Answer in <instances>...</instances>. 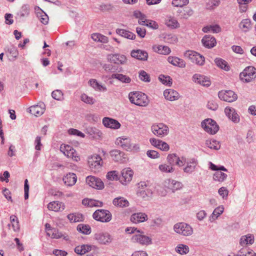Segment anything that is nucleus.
<instances>
[{
    "mask_svg": "<svg viewBox=\"0 0 256 256\" xmlns=\"http://www.w3.org/2000/svg\"><path fill=\"white\" fill-rule=\"evenodd\" d=\"M115 144L127 151L138 152L140 150V145L137 144L132 143L130 138L126 136L118 138L116 140Z\"/></svg>",
    "mask_w": 256,
    "mask_h": 256,
    "instance_id": "nucleus-1",
    "label": "nucleus"
},
{
    "mask_svg": "<svg viewBox=\"0 0 256 256\" xmlns=\"http://www.w3.org/2000/svg\"><path fill=\"white\" fill-rule=\"evenodd\" d=\"M128 99L132 104L140 106H146L149 104L146 94L140 92H130Z\"/></svg>",
    "mask_w": 256,
    "mask_h": 256,
    "instance_id": "nucleus-2",
    "label": "nucleus"
},
{
    "mask_svg": "<svg viewBox=\"0 0 256 256\" xmlns=\"http://www.w3.org/2000/svg\"><path fill=\"white\" fill-rule=\"evenodd\" d=\"M136 195L138 198L144 200H148L152 196V191L146 182H140L138 184Z\"/></svg>",
    "mask_w": 256,
    "mask_h": 256,
    "instance_id": "nucleus-3",
    "label": "nucleus"
},
{
    "mask_svg": "<svg viewBox=\"0 0 256 256\" xmlns=\"http://www.w3.org/2000/svg\"><path fill=\"white\" fill-rule=\"evenodd\" d=\"M174 230L178 234L184 236H190L193 234V228L185 222H178L174 226Z\"/></svg>",
    "mask_w": 256,
    "mask_h": 256,
    "instance_id": "nucleus-4",
    "label": "nucleus"
},
{
    "mask_svg": "<svg viewBox=\"0 0 256 256\" xmlns=\"http://www.w3.org/2000/svg\"><path fill=\"white\" fill-rule=\"evenodd\" d=\"M184 58H188L192 62L198 65L202 66L204 64L205 60L204 56L195 51L186 50L184 52Z\"/></svg>",
    "mask_w": 256,
    "mask_h": 256,
    "instance_id": "nucleus-5",
    "label": "nucleus"
},
{
    "mask_svg": "<svg viewBox=\"0 0 256 256\" xmlns=\"http://www.w3.org/2000/svg\"><path fill=\"white\" fill-rule=\"evenodd\" d=\"M92 217L97 221L108 222L111 220L112 216L109 210L101 209L96 210L92 214Z\"/></svg>",
    "mask_w": 256,
    "mask_h": 256,
    "instance_id": "nucleus-6",
    "label": "nucleus"
},
{
    "mask_svg": "<svg viewBox=\"0 0 256 256\" xmlns=\"http://www.w3.org/2000/svg\"><path fill=\"white\" fill-rule=\"evenodd\" d=\"M240 80L245 82H249L256 78V68L253 66L246 67L240 74Z\"/></svg>",
    "mask_w": 256,
    "mask_h": 256,
    "instance_id": "nucleus-7",
    "label": "nucleus"
},
{
    "mask_svg": "<svg viewBox=\"0 0 256 256\" xmlns=\"http://www.w3.org/2000/svg\"><path fill=\"white\" fill-rule=\"evenodd\" d=\"M88 164L92 171L98 172L102 166V158L98 154L91 156L88 158Z\"/></svg>",
    "mask_w": 256,
    "mask_h": 256,
    "instance_id": "nucleus-8",
    "label": "nucleus"
},
{
    "mask_svg": "<svg viewBox=\"0 0 256 256\" xmlns=\"http://www.w3.org/2000/svg\"><path fill=\"white\" fill-rule=\"evenodd\" d=\"M202 127L207 132L214 134L218 130V126L216 122L211 118L206 119L201 123Z\"/></svg>",
    "mask_w": 256,
    "mask_h": 256,
    "instance_id": "nucleus-9",
    "label": "nucleus"
},
{
    "mask_svg": "<svg viewBox=\"0 0 256 256\" xmlns=\"http://www.w3.org/2000/svg\"><path fill=\"white\" fill-rule=\"evenodd\" d=\"M152 130L154 135L162 138L168 135L169 132V128L166 125L160 123L152 125Z\"/></svg>",
    "mask_w": 256,
    "mask_h": 256,
    "instance_id": "nucleus-10",
    "label": "nucleus"
},
{
    "mask_svg": "<svg viewBox=\"0 0 256 256\" xmlns=\"http://www.w3.org/2000/svg\"><path fill=\"white\" fill-rule=\"evenodd\" d=\"M186 166L184 168L183 170L184 172L191 174L194 172L196 169L198 165V160L196 158H190L184 161V165Z\"/></svg>",
    "mask_w": 256,
    "mask_h": 256,
    "instance_id": "nucleus-11",
    "label": "nucleus"
},
{
    "mask_svg": "<svg viewBox=\"0 0 256 256\" xmlns=\"http://www.w3.org/2000/svg\"><path fill=\"white\" fill-rule=\"evenodd\" d=\"M218 98L224 101L232 102L236 100L238 98V96L232 90H222L218 94Z\"/></svg>",
    "mask_w": 256,
    "mask_h": 256,
    "instance_id": "nucleus-12",
    "label": "nucleus"
},
{
    "mask_svg": "<svg viewBox=\"0 0 256 256\" xmlns=\"http://www.w3.org/2000/svg\"><path fill=\"white\" fill-rule=\"evenodd\" d=\"M86 182L90 186L98 190H102L104 188V184L102 180L94 176H87Z\"/></svg>",
    "mask_w": 256,
    "mask_h": 256,
    "instance_id": "nucleus-13",
    "label": "nucleus"
},
{
    "mask_svg": "<svg viewBox=\"0 0 256 256\" xmlns=\"http://www.w3.org/2000/svg\"><path fill=\"white\" fill-rule=\"evenodd\" d=\"M133 174V171L130 168H124L122 170L118 180L122 184L126 185L132 180Z\"/></svg>",
    "mask_w": 256,
    "mask_h": 256,
    "instance_id": "nucleus-14",
    "label": "nucleus"
},
{
    "mask_svg": "<svg viewBox=\"0 0 256 256\" xmlns=\"http://www.w3.org/2000/svg\"><path fill=\"white\" fill-rule=\"evenodd\" d=\"M168 163L173 166L176 164L178 166H184V161H186V158L182 157L180 158L176 154H169L166 158Z\"/></svg>",
    "mask_w": 256,
    "mask_h": 256,
    "instance_id": "nucleus-15",
    "label": "nucleus"
},
{
    "mask_svg": "<svg viewBox=\"0 0 256 256\" xmlns=\"http://www.w3.org/2000/svg\"><path fill=\"white\" fill-rule=\"evenodd\" d=\"M107 60L108 62L116 64H123L126 62V57L124 55L118 54H108Z\"/></svg>",
    "mask_w": 256,
    "mask_h": 256,
    "instance_id": "nucleus-16",
    "label": "nucleus"
},
{
    "mask_svg": "<svg viewBox=\"0 0 256 256\" xmlns=\"http://www.w3.org/2000/svg\"><path fill=\"white\" fill-rule=\"evenodd\" d=\"M94 238L100 244H107L112 241L110 235L108 232H99L94 234Z\"/></svg>",
    "mask_w": 256,
    "mask_h": 256,
    "instance_id": "nucleus-17",
    "label": "nucleus"
},
{
    "mask_svg": "<svg viewBox=\"0 0 256 256\" xmlns=\"http://www.w3.org/2000/svg\"><path fill=\"white\" fill-rule=\"evenodd\" d=\"M192 80L195 82L204 86H209L211 84V82L208 77L200 74H194L192 76Z\"/></svg>",
    "mask_w": 256,
    "mask_h": 256,
    "instance_id": "nucleus-18",
    "label": "nucleus"
},
{
    "mask_svg": "<svg viewBox=\"0 0 256 256\" xmlns=\"http://www.w3.org/2000/svg\"><path fill=\"white\" fill-rule=\"evenodd\" d=\"M45 104L44 102H40L38 104L31 106L30 108V112L36 116H41L45 110Z\"/></svg>",
    "mask_w": 256,
    "mask_h": 256,
    "instance_id": "nucleus-19",
    "label": "nucleus"
},
{
    "mask_svg": "<svg viewBox=\"0 0 256 256\" xmlns=\"http://www.w3.org/2000/svg\"><path fill=\"white\" fill-rule=\"evenodd\" d=\"M130 221L134 224L143 222L148 220V215L144 212H137L133 214L130 216Z\"/></svg>",
    "mask_w": 256,
    "mask_h": 256,
    "instance_id": "nucleus-20",
    "label": "nucleus"
},
{
    "mask_svg": "<svg viewBox=\"0 0 256 256\" xmlns=\"http://www.w3.org/2000/svg\"><path fill=\"white\" fill-rule=\"evenodd\" d=\"M224 112L226 116L233 122L238 123L240 122V116L234 108L226 107L224 109Z\"/></svg>",
    "mask_w": 256,
    "mask_h": 256,
    "instance_id": "nucleus-21",
    "label": "nucleus"
},
{
    "mask_svg": "<svg viewBox=\"0 0 256 256\" xmlns=\"http://www.w3.org/2000/svg\"><path fill=\"white\" fill-rule=\"evenodd\" d=\"M48 208L50 210L56 212H62L65 208V205L63 202L58 201H54L50 202L48 204Z\"/></svg>",
    "mask_w": 256,
    "mask_h": 256,
    "instance_id": "nucleus-22",
    "label": "nucleus"
},
{
    "mask_svg": "<svg viewBox=\"0 0 256 256\" xmlns=\"http://www.w3.org/2000/svg\"><path fill=\"white\" fill-rule=\"evenodd\" d=\"M102 123L105 126L113 129H118L120 126L118 120L106 117L103 118Z\"/></svg>",
    "mask_w": 256,
    "mask_h": 256,
    "instance_id": "nucleus-23",
    "label": "nucleus"
},
{
    "mask_svg": "<svg viewBox=\"0 0 256 256\" xmlns=\"http://www.w3.org/2000/svg\"><path fill=\"white\" fill-rule=\"evenodd\" d=\"M164 96L166 99L170 101H174L180 98L179 94L172 89H166L164 92Z\"/></svg>",
    "mask_w": 256,
    "mask_h": 256,
    "instance_id": "nucleus-24",
    "label": "nucleus"
},
{
    "mask_svg": "<svg viewBox=\"0 0 256 256\" xmlns=\"http://www.w3.org/2000/svg\"><path fill=\"white\" fill-rule=\"evenodd\" d=\"M131 56L138 60H146L148 54L146 52L141 50H133L131 52Z\"/></svg>",
    "mask_w": 256,
    "mask_h": 256,
    "instance_id": "nucleus-25",
    "label": "nucleus"
},
{
    "mask_svg": "<svg viewBox=\"0 0 256 256\" xmlns=\"http://www.w3.org/2000/svg\"><path fill=\"white\" fill-rule=\"evenodd\" d=\"M62 180L66 185L72 186L76 183L77 176L74 173H69L63 178Z\"/></svg>",
    "mask_w": 256,
    "mask_h": 256,
    "instance_id": "nucleus-26",
    "label": "nucleus"
},
{
    "mask_svg": "<svg viewBox=\"0 0 256 256\" xmlns=\"http://www.w3.org/2000/svg\"><path fill=\"white\" fill-rule=\"evenodd\" d=\"M202 42L203 45L207 48H213L216 44L215 38L210 35L205 36L202 38Z\"/></svg>",
    "mask_w": 256,
    "mask_h": 256,
    "instance_id": "nucleus-27",
    "label": "nucleus"
},
{
    "mask_svg": "<svg viewBox=\"0 0 256 256\" xmlns=\"http://www.w3.org/2000/svg\"><path fill=\"white\" fill-rule=\"evenodd\" d=\"M132 240L134 242H137L142 244H148L151 242V239L149 237L140 234L133 236Z\"/></svg>",
    "mask_w": 256,
    "mask_h": 256,
    "instance_id": "nucleus-28",
    "label": "nucleus"
},
{
    "mask_svg": "<svg viewBox=\"0 0 256 256\" xmlns=\"http://www.w3.org/2000/svg\"><path fill=\"white\" fill-rule=\"evenodd\" d=\"M110 156L112 160L116 162H121L125 158L124 153L118 150H111L110 152Z\"/></svg>",
    "mask_w": 256,
    "mask_h": 256,
    "instance_id": "nucleus-29",
    "label": "nucleus"
},
{
    "mask_svg": "<svg viewBox=\"0 0 256 256\" xmlns=\"http://www.w3.org/2000/svg\"><path fill=\"white\" fill-rule=\"evenodd\" d=\"M166 183L168 184V188L172 190V192L180 190L182 187V184L179 182H177L174 180H168L166 181Z\"/></svg>",
    "mask_w": 256,
    "mask_h": 256,
    "instance_id": "nucleus-30",
    "label": "nucleus"
},
{
    "mask_svg": "<svg viewBox=\"0 0 256 256\" xmlns=\"http://www.w3.org/2000/svg\"><path fill=\"white\" fill-rule=\"evenodd\" d=\"M113 204L119 208H124L129 206V202L124 197H117L114 198L112 200Z\"/></svg>",
    "mask_w": 256,
    "mask_h": 256,
    "instance_id": "nucleus-31",
    "label": "nucleus"
},
{
    "mask_svg": "<svg viewBox=\"0 0 256 256\" xmlns=\"http://www.w3.org/2000/svg\"><path fill=\"white\" fill-rule=\"evenodd\" d=\"M254 241V236L252 234H248L241 237L240 243L242 246H246L252 244Z\"/></svg>",
    "mask_w": 256,
    "mask_h": 256,
    "instance_id": "nucleus-32",
    "label": "nucleus"
},
{
    "mask_svg": "<svg viewBox=\"0 0 256 256\" xmlns=\"http://www.w3.org/2000/svg\"><path fill=\"white\" fill-rule=\"evenodd\" d=\"M168 61L172 64L177 66L180 68H184L186 66L185 62L178 57L169 56L168 58Z\"/></svg>",
    "mask_w": 256,
    "mask_h": 256,
    "instance_id": "nucleus-33",
    "label": "nucleus"
},
{
    "mask_svg": "<svg viewBox=\"0 0 256 256\" xmlns=\"http://www.w3.org/2000/svg\"><path fill=\"white\" fill-rule=\"evenodd\" d=\"M224 211V207L223 206H220L216 208L209 217V220L210 222H213L223 213Z\"/></svg>",
    "mask_w": 256,
    "mask_h": 256,
    "instance_id": "nucleus-34",
    "label": "nucleus"
},
{
    "mask_svg": "<svg viewBox=\"0 0 256 256\" xmlns=\"http://www.w3.org/2000/svg\"><path fill=\"white\" fill-rule=\"evenodd\" d=\"M82 204L84 206H86L89 207L102 206L103 204V202L100 201L88 198L83 200Z\"/></svg>",
    "mask_w": 256,
    "mask_h": 256,
    "instance_id": "nucleus-35",
    "label": "nucleus"
},
{
    "mask_svg": "<svg viewBox=\"0 0 256 256\" xmlns=\"http://www.w3.org/2000/svg\"><path fill=\"white\" fill-rule=\"evenodd\" d=\"M165 24L171 28H176L180 26V24L176 18L170 16H167L165 20Z\"/></svg>",
    "mask_w": 256,
    "mask_h": 256,
    "instance_id": "nucleus-36",
    "label": "nucleus"
},
{
    "mask_svg": "<svg viewBox=\"0 0 256 256\" xmlns=\"http://www.w3.org/2000/svg\"><path fill=\"white\" fill-rule=\"evenodd\" d=\"M116 32L118 35L128 39L134 40L136 38V35L134 33L124 29L118 28Z\"/></svg>",
    "mask_w": 256,
    "mask_h": 256,
    "instance_id": "nucleus-37",
    "label": "nucleus"
},
{
    "mask_svg": "<svg viewBox=\"0 0 256 256\" xmlns=\"http://www.w3.org/2000/svg\"><path fill=\"white\" fill-rule=\"evenodd\" d=\"M239 28L244 32L252 28L251 20L250 19L242 20L239 24Z\"/></svg>",
    "mask_w": 256,
    "mask_h": 256,
    "instance_id": "nucleus-38",
    "label": "nucleus"
},
{
    "mask_svg": "<svg viewBox=\"0 0 256 256\" xmlns=\"http://www.w3.org/2000/svg\"><path fill=\"white\" fill-rule=\"evenodd\" d=\"M86 130L88 134L94 138H100L102 134L100 131L95 127H88Z\"/></svg>",
    "mask_w": 256,
    "mask_h": 256,
    "instance_id": "nucleus-39",
    "label": "nucleus"
},
{
    "mask_svg": "<svg viewBox=\"0 0 256 256\" xmlns=\"http://www.w3.org/2000/svg\"><path fill=\"white\" fill-rule=\"evenodd\" d=\"M112 78H116L120 82L125 83L129 84L131 82V79L130 77L120 74H114L112 75Z\"/></svg>",
    "mask_w": 256,
    "mask_h": 256,
    "instance_id": "nucleus-40",
    "label": "nucleus"
},
{
    "mask_svg": "<svg viewBox=\"0 0 256 256\" xmlns=\"http://www.w3.org/2000/svg\"><path fill=\"white\" fill-rule=\"evenodd\" d=\"M68 218L72 222H82L84 220L83 216L81 214H70L68 215Z\"/></svg>",
    "mask_w": 256,
    "mask_h": 256,
    "instance_id": "nucleus-41",
    "label": "nucleus"
},
{
    "mask_svg": "<svg viewBox=\"0 0 256 256\" xmlns=\"http://www.w3.org/2000/svg\"><path fill=\"white\" fill-rule=\"evenodd\" d=\"M91 250V246L89 245H82L78 246L74 248V252L76 253L84 255L86 252Z\"/></svg>",
    "mask_w": 256,
    "mask_h": 256,
    "instance_id": "nucleus-42",
    "label": "nucleus"
},
{
    "mask_svg": "<svg viewBox=\"0 0 256 256\" xmlns=\"http://www.w3.org/2000/svg\"><path fill=\"white\" fill-rule=\"evenodd\" d=\"M134 16L138 19V23L144 26L148 20L146 18V16L140 11L136 10L134 12Z\"/></svg>",
    "mask_w": 256,
    "mask_h": 256,
    "instance_id": "nucleus-43",
    "label": "nucleus"
},
{
    "mask_svg": "<svg viewBox=\"0 0 256 256\" xmlns=\"http://www.w3.org/2000/svg\"><path fill=\"white\" fill-rule=\"evenodd\" d=\"M227 176L226 174L221 171H216L213 175V180L214 181L222 182L226 179Z\"/></svg>",
    "mask_w": 256,
    "mask_h": 256,
    "instance_id": "nucleus-44",
    "label": "nucleus"
},
{
    "mask_svg": "<svg viewBox=\"0 0 256 256\" xmlns=\"http://www.w3.org/2000/svg\"><path fill=\"white\" fill-rule=\"evenodd\" d=\"M206 145L210 148L215 150H218L220 148L219 142L214 139L206 140Z\"/></svg>",
    "mask_w": 256,
    "mask_h": 256,
    "instance_id": "nucleus-45",
    "label": "nucleus"
},
{
    "mask_svg": "<svg viewBox=\"0 0 256 256\" xmlns=\"http://www.w3.org/2000/svg\"><path fill=\"white\" fill-rule=\"evenodd\" d=\"M91 38L95 42H100L104 44L108 42V38L106 36L98 33L92 34Z\"/></svg>",
    "mask_w": 256,
    "mask_h": 256,
    "instance_id": "nucleus-46",
    "label": "nucleus"
},
{
    "mask_svg": "<svg viewBox=\"0 0 256 256\" xmlns=\"http://www.w3.org/2000/svg\"><path fill=\"white\" fill-rule=\"evenodd\" d=\"M154 49L156 52L165 55L169 54L171 52L170 49L168 46L162 45L156 46L154 48Z\"/></svg>",
    "mask_w": 256,
    "mask_h": 256,
    "instance_id": "nucleus-47",
    "label": "nucleus"
},
{
    "mask_svg": "<svg viewBox=\"0 0 256 256\" xmlns=\"http://www.w3.org/2000/svg\"><path fill=\"white\" fill-rule=\"evenodd\" d=\"M77 230L85 234H89L91 232V228L88 224H80L77 226Z\"/></svg>",
    "mask_w": 256,
    "mask_h": 256,
    "instance_id": "nucleus-48",
    "label": "nucleus"
},
{
    "mask_svg": "<svg viewBox=\"0 0 256 256\" xmlns=\"http://www.w3.org/2000/svg\"><path fill=\"white\" fill-rule=\"evenodd\" d=\"M176 251L180 254H185L188 252L189 248L186 245L180 244L176 247Z\"/></svg>",
    "mask_w": 256,
    "mask_h": 256,
    "instance_id": "nucleus-49",
    "label": "nucleus"
},
{
    "mask_svg": "<svg viewBox=\"0 0 256 256\" xmlns=\"http://www.w3.org/2000/svg\"><path fill=\"white\" fill-rule=\"evenodd\" d=\"M214 62L218 66L226 70H228L227 62L224 60L220 58H216L214 60Z\"/></svg>",
    "mask_w": 256,
    "mask_h": 256,
    "instance_id": "nucleus-50",
    "label": "nucleus"
},
{
    "mask_svg": "<svg viewBox=\"0 0 256 256\" xmlns=\"http://www.w3.org/2000/svg\"><path fill=\"white\" fill-rule=\"evenodd\" d=\"M159 170L162 172L169 173V172H172L174 169L173 168L172 166L170 164L168 165L166 164H160L158 166Z\"/></svg>",
    "mask_w": 256,
    "mask_h": 256,
    "instance_id": "nucleus-51",
    "label": "nucleus"
},
{
    "mask_svg": "<svg viewBox=\"0 0 256 256\" xmlns=\"http://www.w3.org/2000/svg\"><path fill=\"white\" fill-rule=\"evenodd\" d=\"M80 100L82 101L86 104H92L96 102L95 99L92 97L88 96L85 94H82L80 96Z\"/></svg>",
    "mask_w": 256,
    "mask_h": 256,
    "instance_id": "nucleus-52",
    "label": "nucleus"
},
{
    "mask_svg": "<svg viewBox=\"0 0 256 256\" xmlns=\"http://www.w3.org/2000/svg\"><path fill=\"white\" fill-rule=\"evenodd\" d=\"M66 156L68 158H72L74 161L76 162H78L80 160V156L78 155L77 153L74 149L68 152H66Z\"/></svg>",
    "mask_w": 256,
    "mask_h": 256,
    "instance_id": "nucleus-53",
    "label": "nucleus"
},
{
    "mask_svg": "<svg viewBox=\"0 0 256 256\" xmlns=\"http://www.w3.org/2000/svg\"><path fill=\"white\" fill-rule=\"evenodd\" d=\"M10 219L14 230V232H16L19 230L20 226L17 217L15 216H12L10 218Z\"/></svg>",
    "mask_w": 256,
    "mask_h": 256,
    "instance_id": "nucleus-54",
    "label": "nucleus"
},
{
    "mask_svg": "<svg viewBox=\"0 0 256 256\" xmlns=\"http://www.w3.org/2000/svg\"><path fill=\"white\" fill-rule=\"evenodd\" d=\"M51 232H48L47 235L51 237L52 238H59L62 236V234L60 233L56 228H52Z\"/></svg>",
    "mask_w": 256,
    "mask_h": 256,
    "instance_id": "nucleus-55",
    "label": "nucleus"
},
{
    "mask_svg": "<svg viewBox=\"0 0 256 256\" xmlns=\"http://www.w3.org/2000/svg\"><path fill=\"white\" fill-rule=\"evenodd\" d=\"M189 2V0H172V4L176 7H182L187 5Z\"/></svg>",
    "mask_w": 256,
    "mask_h": 256,
    "instance_id": "nucleus-56",
    "label": "nucleus"
},
{
    "mask_svg": "<svg viewBox=\"0 0 256 256\" xmlns=\"http://www.w3.org/2000/svg\"><path fill=\"white\" fill-rule=\"evenodd\" d=\"M218 193L224 200H226L228 194V190L226 187H221L218 190Z\"/></svg>",
    "mask_w": 256,
    "mask_h": 256,
    "instance_id": "nucleus-57",
    "label": "nucleus"
},
{
    "mask_svg": "<svg viewBox=\"0 0 256 256\" xmlns=\"http://www.w3.org/2000/svg\"><path fill=\"white\" fill-rule=\"evenodd\" d=\"M158 79L164 84L170 86L172 84V80L168 76H166L164 75H160Z\"/></svg>",
    "mask_w": 256,
    "mask_h": 256,
    "instance_id": "nucleus-58",
    "label": "nucleus"
},
{
    "mask_svg": "<svg viewBox=\"0 0 256 256\" xmlns=\"http://www.w3.org/2000/svg\"><path fill=\"white\" fill-rule=\"evenodd\" d=\"M220 4V0H210L206 4V8L212 10L218 6Z\"/></svg>",
    "mask_w": 256,
    "mask_h": 256,
    "instance_id": "nucleus-59",
    "label": "nucleus"
},
{
    "mask_svg": "<svg viewBox=\"0 0 256 256\" xmlns=\"http://www.w3.org/2000/svg\"><path fill=\"white\" fill-rule=\"evenodd\" d=\"M106 178L108 180H118L119 178L118 177V172L116 170L108 172L106 174Z\"/></svg>",
    "mask_w": 256,
    "mask_h": 256,
    "instance_id": "nucleus-60",
    "label": "nucleus"
},
{
    "mask_svg": "<svg viewBox=\"0 0 256 256\" xmlns=\"http://www.w3.org/2000/svg\"><path fill=\"white\" fill-rule=\"evenodd\" d=\"M240 256H256V253L253 251H248L246 248H242L240 250Z\"/></svg>",
    "mask_w": 256,
    "mask_h": 256,
    "instance_id": "nucleus-61",
    "label": "nucleus"
},
{
    "mask_svg": "<svg viewBox=\"0 0 256 256\" xmlns=\"http://www.w3.org/2000/svg\"><path fill=\"white\" fill-rule=\"evenodd\" d=\"M140 78L145 82H150V78L149 75L144 70H140L139 72Z\"/></svg>",
    "mask_w": 256,
    "mask_h": 256,
    "instance_id": "nucleus-62",
    "label": "nucleus"
},
{
    "mask_svg": "<svg viewBox=\"0 0 256 256\" xmlns=\"http://www.w3.org/2000/svg\"><path fill=\"white\" fill-rule=\"evenodd\" d=\"M8 52L10 54V57L12 58L10 60H15L17 58L18 54V50L14 48H12L8 49Z\"/></svg>",
    "mask_w": 256,
    "mask_h": 256,
    "instance_id": "nucleus-63",
    "label": "nucleus"
},
{
    "mask_svg": "<svg viewBox=\"0 0 256 256\" xmlns=\"http://www.w3.org/2000/svg\"><path fill=\"white\" fill-rule=\"evenodd\" d=\"M62 92L60 90H56L52 92V97L56 100H61L62 96Z\"/></svg>",
    "mask_w": 256,
    "mask_h": 256,
    "instance_id": "nucleus-64",
    "label": "nucleus"
}]
</instances>
